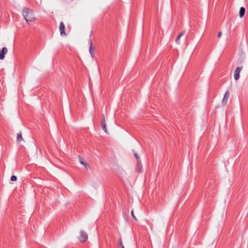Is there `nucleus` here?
<instances>
[{
	"label": "nucleus",
	"mask_w": 248,
	"mask_h": 248,
	"mask_svg": "<svg viewBox=\"0 0 248 248\" xmlns=\"http://www.w3.org/2000/svg\"><path fill=\"white\" fill-rule=\"evenodd\" d=\"M186 33V31L185 30H184L178 34V35L177 36V37H176V38L175 39V42L177 44H180V38H181V37L184 35H185Z\"/></svg>",
	"instance_id": "6"
},
{
	"label": "nucleus",
	"mask_w": 248,
	"mask_h": 248,
	"mask_svg": "<svg viewBox=\"0 0 248 248\" xmlns=\"http://www.w3.org/2000/svg\"><path fill=\"white\" fill-rule=\"evenodd\" d=\"M142 167L141 163L140 161V164H139V162H137V165L136 168V171L138 172H140L141 171V168Z\"/></svg>",
	"instance_id": "9"
},
{
	"label": "nucleus",
	"mask_w": 248,
	"mask_h": 248,
	"mask_svg": "<svg viewBox=\"0 0 248 248\" xmlns=\"http://www.w3.org/2000/svg\"><path fill=\"white\" fill-rule=\"evenodd\" d=\"M242 69V67H237L234 72V78L235 80H238L240 78V72Z\"/></svg>",
	"instance_id": "3"
},
{
	"label": "nucleus",
	"mask_w": 248,
	"mask_h": 248,
	"mask_svg": "<svg viewBox=\"0 0 248 248\" xmlns=\"http://www.w3.org/2000/svg\"><path fill=\"white\" fill-rule=\"evenodd\" d=\"M245 8L242 7L240 8L239 10V16L240 17H242L244 16L245 13Z\"/></svg>",
	"instance_id": "8"
},
{
	"label": "nucleus",
	"mask_w": 248,
	"mask_h": 248,
	"mask_svg": "<svg viewBox=\"0 0 248 248\" xmlns=\"http://www.w3.org/2000/svg\"><path fill=\"white\" fill-rule=\"evenodd\" d=\"M134 156H135V158H136V159L137 160V162L138 161L139 162V164H140V156H139L138 154L136 153H134Z\"/></svg>",
	"instance_id": "14"
},
{
	"label": "nucleus",
	"mask_w": 248,
	"mask_h": 248,
	"mask_svg": "<svg viewBox=\"0 0 248 248\" xmlns=\"http://www.w3.org/2000/svg\"><path fill=\"white\" fill-rule=\"evenodd\" d=\"M131 216H132L133 218L135 219V220H137L134 214V212L133 211H131Z\"/></svg>",
	"instance_id": "18"
},
{
	"label": "nucleus",
	"mask_w": 248,
	"mask_h": 248,
	"mask_svg": "<svg viewBox=\"0 0 248 248\" xmlns=\"http://www.w3.org/2000/svg\"><path fill=\"white\" fill-rule=\"evenodd\" d=\"M16 140H17V142H20V141L23 140V139L22 138V132H19L17 134V137H16Z\"/></svg>",
	"instance_id": "7"
},
{
	"label": "nucleus",
	"mask_w": 248,
	"mask_h": 248,
	"mask_svg": "<svg viewBox=\"0 0 248 248\" xmlns=\"http://www.w3.org/2000/svg\"><path fill=\"white\" fill-rule=\"evenodd\" d=\"M80 163L82 164V165H84V166L86 168V169H88V167H89L88 165H87V164L85 162V161L81 158L80 159Z\"/></svg>",
	"instance_id": "13"
},
{
	"label": "nucleus",
	"mask_w": 248,
	"mask_h": 248,
	"mask_svg": "<svg viewBox=\"0 0 248 248\" xmlns=\"http://www.w3.org/2000/svg\"><path fill=\"white\" fill-rule=\"evenodd\" d=\"M22 15L28 23L29 22L34 21L35 20L33 12L28 8H24L23 9Z\"/></svg>",
	"instance_id": "1"
},
{
	"label": "nucleus",
	"mask_w": 248,
	"mask_h": 248,
	"mask_svg": "<svg viewBox=\"0 0 248 248\" xmlns=\"http://www.w3.org/2000/svg\"><path fill=\"white\" fill-rule=\"evenodd\" d=\"M230 93L228 91H227L224 95L223 98L222 99V104L225 106L226 105L227 102L228 101V99L229 97Z\"/></svg>",
	"instance_id": "5"
},
{
	"label": "nucleus",
	"mask_w": 248,
	"mask_h": 248,
	"mask_svg": "<svg viewBox=\"0 0 248 248\" xmlns=\"http://www.w3.org/2000/svg\"><path fill=\"white\" fill-rule=\"evenodd\" d=\"M4 59V55L0 52V60H3Z\"/></svg>",
	"instance_id": "17"
},
{
	"label": "nucleus",
	"mask_w": 248,
	"mask_h": 248,
	"mask_svg": "<svg viewBox=\"0 0 248 248\" xmlns=\"http://www.w3.org/2000/svg\"><path fill=\"white\" fill-rule=\"evenodd\" d=\"M119 245L121 246V248H124V246L122 243V239L120 238L119 240Z\"/></svg>",
	"instance_id": "16"
},
{
	"label": "nucleus",
	"mask_w": 248,
	"mask_h": 248,
	"mask_svg": "<svg viewBox=\"0 0 248 248\" xmlns=\"http://www.w3.org/2000/svg\"><path fill=\"white\" fill-rule=\"evenodd\" d=\"M8 50L6 47H4L2 48L1 51L0 52L1 53H3L4 55L7 53Z\"/></svg>",
	"instance_id": "12"
},
{
	"label": "nucleus",
	"mask_w": 248,
	"mask_h": 248,
	"mask_svg": "<svg viewBox=\"0 0 248 248\" xmlns=\"http://www.w3.org/2000/svg\"><path fill=\"white\" fill-rule=\"evenodd\" d=\"M102 128V129L106 132L107 133V130L106 128V122L101 123Z\"/></svg>",
	"instance_id": "11"
},
{
	"label": "nucleus",
	"mask_w": 248,
	"mask_h": 248,
	"mask_svg": "<svg viewBox=\"0 0 248 248\" xmlns=\"http://www.w3.org/2000/svg\"><path fill=\"white\" fill-rule=\"evenodd\" d=\"M106 122L104 115L103 114L102 116L101 123Z\"/></svg>",
	"instance_id": "19"
},
{
	"label": "nucleus",
	"mask_w": 248,
	"mask_h": 248,
	"mask_svg": "<svg viewBox=\"0 0 248 248\" xmlns=\"http://www.w3.org/2000/svg\"><path fill=\"white\" fill-rule=\"evenodd\" d=\"M10 180L11 181L13 182L16 181L17 180V177L15 175H12L11 177Z\"/></svg>",
	"instance_id": "15"
},
{
	"label": "nucleus",
	"mask_w": 248,
	"mask_h": 248,
	"mask_svg": "<svg viewBox=\"0 0 248 248\" xmlns=\"http://www.w3.org/2000/svg\"><path fill=\"white\" fill-rule=\"evenodd\" d=\"M59 30L60 34L62 36H65L66 33L65 32V25L63 22L61 21L60 23Z\"/></svg>",
	"instance_id": "4"
},
{
	"label": "nucleus",
	"mask_w": 248,
	"mask_h": 248,
	"mask_svg": "<svg viewBox=\"0 0 248 248\" xmlns=\"http://www.w3.org/2000/svg\"><path fill=\"white\" fill-rule=\"evenodd\" d=\"M88 236L87 233L83 230L80 232V236L78 237V240L81 242L84 243L87 240Z\"/></svg>",
	"instance_id": "2"
},
{
	"label": "nucleus",
	"mask_w": 248,
	"mask_h": 248,
	"mask_svg": "<svg viewBox=\"0 0 248 248\" xmlns=\"http://www.w3.org/2000/svg\"><path fill=\"white\" fill-rule=\"evenodd\" d=\"M90 46L89 52H90V53L91 54V56L93 57V49H92V45L93 44H92V42L91 40L90 41Z\"/></svg>",
	"instance_id": "10"
},
{
	"label": "nucleus",
	"mask_w": 248,
	"mask_h": 248,
	"mask_svg": "<svg viewBox=\"0 0 248 248\" xmlns=\"http://www.w3.org/2000/svg\"><path fill=\"white\" fill-rule=\"evenodd\" d=\"M221 35H222V33H221V31H219V32H218V33L217 37H218V38H219V37H221Z\"/></svg>",
	"instance_id": "20"
}]
</instances>
